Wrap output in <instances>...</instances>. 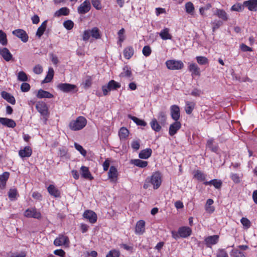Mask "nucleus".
Here are the masks:
<instances>
[{
	"mask_svg": "<svg viewBox=\"0 0 257 257\" xmlns=\"http://www.w3.org/2000/svg\"><path fill=\"white\" fill-rule=\"evenodd\" d=\"M161 176L159 172H157L152 174L150 177H148L144 184L143 187L147 189L149 186V183L153 185L154 189H158L161 184Z\"/></svg>",
	"mask_w": 257,
	"mask_h": 257,
	"instance_id": "f257e3e1",
	"label": "nucleus"
},
{
	"mask_svg": "<svg viewBox=\"0 0 257 257\" xmlns=\"http://www.w3.org/2000/svg\"><path fill=\"white\" fill-rule=\"evenodd\" d=\"M87 123V120L83 116H79L76 119L70 121L69 128L74 131H79L84 128Z\"/></svg>",
	"mask_w": 257,
	"mask_h": 257,
	"instance_id": "f03ea898",
	"label": "nucleus"
},
{
	"mask_svg": "<svg viewBox=\"0 0 257 257\" xmlns=\"http://www.w3.org/2000/svg\"><path fill=\"white\" fill-rule=\"evenodd\" d=\"M121 87L119 83L116 82L113 80H111L106 85L102 87V90L104 95H107L108 92L112 90H115Z\"/></svg>",
	"mask_w": 257,
	"mask_h": 257,
	"instance_id": "7ed1b4c3",
	"label": "nucleus"
},
{
	"mask_svg": "<svg viewBox=\"0 0 257 257\" xmlns=\"http://www.w3.org/2000/svg\"><path fill=\"white\" fill-rule=\"evenodd\" d=\"M166 67L169 70H180L184 67V64L181 60H169L165 62Z\"/></svg>",
	"mask_w": 257,
	"mask_h": 257,
	"instance_id": "20e7f679",
	"label": "nucleus"
},
{
	"mask_svg": "<svg viewBox=\"0 0 257 257\" xmlns=\"http://www.w3.org/2000/svg\"><path fill=\"white\" fill-rule=\"evenodd\" d=\"M24 216L29 218L40 219L42 217L41 213L36 208H30L24 212Z\"/></svg>",
	"mask_w": 257,
	"mask_h": 257,
	"instance_id": "39448f33",
	"label": "nucleus"
},
{
	"mask_svg": "<svg viewBox=\"0 0 257 257\" xmlns=\"http://www.w3.org/2000/svg\"><path fill=\"white\" fill-rule=\"evenodd\" d=\"M118 171L114 166H111L108 172V179L110 182L116 184L118 180Z\"/></svg>",
	"mask_w": 257,
	"mask_h": 257,
	"instance_id": "423d86ee",
	"label": "nucleus"
},
{
	"mask_svg": "<svg viewBox=\"0 0 257 257\" xmlns=\"http://www.w3.org/2000/svg\"><path fill=\"white\" fill-rule=\"evenodd\" d=\"M69 243L68 237L64 235H59L54 241V244L56 246H68Z\"/></svg>",
	"mask_w": 257,
	"mask_h": 257,
	"instance_id": "0eeeda50",
	"label": "nucleus"
},
{
	"mask_svg": "<svg viewBox=\"0 0 257 257\" xmlns=\"http://www.w3.org/2000/svg\"><path fill=\"white\" fill-rule=\"evenodd\" d=\"M57 88L61 91L65 93L73 91L76 88V86L69 83H60L57 86Z\"/></svg>",
	"mask_w": 257,
	"mask_h": 257,
	"instance_id": "6e6552de",
	"label": "nucleus"
},
{
	"mask_svg": "<svg viewBox=\"0 0 257 257\" xmlns=\"http://www.w3.org/2000/svg\"><path fill=\"white\" fill-rule=\"evenodd\" d=\"M36 108L37 110L42 115H46L49 113L48 107L47 104L42 101H38L36 104Z\"/></svg>",
	"mask_w": 257,
	"mask_h": 257,
	"instance_id": "1a4fd4ad",
	"label": "nucleus"
},
{
	"mask_svg": "<svg viewBox=\"0 0 257 257\" xmlns=\"http://www.w3.org/2000/svg\"><path fill=\"white\" fill-rule=\"evenodd\" d=\"M188 69L191 73L192 77L200 76L201 75L200 68L195 63H189L188 64Z\"/></svg>",
	"mask_w": 257,
	"mask_h": 257,
	"instance_id": "9d476101",
	"label": "nucleus"
},
{
	"mask_svg": "<svg viewBox=\"0 0 257 257\" xmlns=\"http://www.w3.org/2000/svg\"><path fill=\"white\" fill-rule=\"evenodd\" d=\"M91 9V5L89 0H85L77 9L79 14H84L88 12Z\"/></svg>",
	"mask_w": 257,
	"mask_h": 257,
	"instance_id": "9b49d317",
	"label": "nucleus"
},
{
	"mask_svg": "<svg viewBox=\"0 0 257 257\" xmlns=\"http://www.w3.org/2000/svg\"><path fill=\"white\" fill-rule=\"evenodd\" d=\"M219 238L218 235L208 236L204 239L205 244L208 247H211L212 245L216 244L218 242Z\"/></svg>",
	"mask_w": 257,
	"mask_h": 257,
	"instance_id": "f8f14e48",
	"label": "nucleus"
},
{
	"mask_svg": "<svg viewBox=\"0 0 257 257\" xmlns=\"http://www.w3.org/2000/svg\"><path fill=\"white\" fill-rule=\"evenodd\" d=\"M13 34L21 39L23 42H27L28 40V36L26 32L22 29H17L13 31Z\"/></svg>",
	"mask_w": 257,
	"mask_h": 257,
	"instance_id": "ddd939ff",
	"label": "nucleus"
},
{
	"mask_svg": "<svg viewBox=\"0 0 257 257\" xmlns=\"http://www.w3.org/2000/svg\"><path fill=\"white\" fill-rule=\"evenodd\" d=\"M181 124L178 120L175 121L173 123L170 124L169 128V134L171 136L175 135L177 132L180 129Z\"/></svg>",
	"mask_w": 257,
	"mask_h": 257,
	"instance_id": "4468645a",
	"label": "nucleus"
},
{
	"mask_svg": "<svg viewBox=\"0 0 257 257\" xmlns=\"http://www.w3.org/2000/svg\"><path fill=\"white\" fill-rule=\"evenodd\" d=\"M83 217L91 223H94L97 221V215L93 211L86 210L83 213Z\"/></svg>",
	"mask_w": 257,
	"mask_h": 257,
	"instance_id": "2eb2a0df",
	"label": "nucleus"
},
{
	"mask_svg": "<svg viewBox=\"0 0 257 257\" xmlns=\"http://www.w3.org/2000/svg\"><path fill=\"white\" fill-rule=\"evenodd\" d=\"M171 116L175 121L178 120L180 117V108L178 105H173L170 108Z\"/></svg>",
	"mask_w": 257,
	"mask_h": 257,
	"instance_id": "dca6fc26",
	"label": "nucleus"
},
{
	"mask_svg": "<svg viewBox=\"0 0 257 257\" xmlns=\"http://www.w3.org/2000/svg\"><path fill=\"white\" fill-rule=\"evenodd\" d=\"M180 237L186 238L189 236L192 233L191 229L188 226H182L178 228Z\"/></svg>",
	"mask_w": 257,
	"mask_h": 257,
	"instance_id": "f3484780",
	"label": "nucleus"
},
{
	"mask_svg": "<svg viewBox=\"0 0 257 257\" xmlns=\"http://www.w3.org/2000/svg\"><path fill=\"white\" fill-rule=\"evenodd\" d=\"M244 7L247 8L250 11H257V0H248L243 2Z\"/></svg>",
	"mask_w": 257,
	"mask_h": 257,
	"instance_id": "a211bd4d",
	"label": "nucleus"
},
{
	"mask_svg": "<svg viewBox=\"0 0 257 257\" xmlns=\"http://www.w3.org/2000/svg\"><path fill=\"white\" fill-rule=\"evenodd\" d=\"M145 230V222L143 220L138 221L136 225L135 233L137 234H142Z\"/></svg>",
	"mask_w": 257,
	"mask_h": 257,
	"instance_id": "6ab92c4d",
	"label": "nucleus"
},
{
	"mask_svg": "<svg viewBox=\"0 0 257 257\" xmlns=\"http://www.w3.org/2000/svg\"><path fill=\"white\" fill-rule=\"evenodd\" d=\"M0 123L4 126L11 128H14L16 125L14 120L7 117H0Z\"/></svg>",
	"mask_w": 257,
	"mask_h": 257,
	"instance_id": "aec40b11",
	"label": "nucleus"
},
{
	"mask_svg": "<svg viewBox=\"0 0 257 257\" xmlns=\"http://www.w3.org/2000/svg\"><path fill=\"white\" fill-rule=\"evenodd\" d=\"M0 55L7 62L10 61L13 58L12 54L7 48L0 49Z\"/></svg>",
	"mask_w": 257,
	"mask_h": 257,
	"instance_id": "412c9836",
	"label": "nucleus"
},
{
	"mask_svg": "<svg viewBox=\"0 0 257 257\" xmlns=\"http://www.w3.org/2000/svg\"><path fill=\"white\" fill-rule=\"evenodd\" d=\"M214 15L224 21H227L229 19L228 15L223 9H216Z\"/></svg>",
	"mask_w": 257,
	"mask_h": 257,
	"instance_id": "4be33fe9",
	"label": "nucleus"
},
{
	"mask_svg": "<svg viewBox=\"0 0 257 257\" xmlns=\"http://www.w3.org/2000/svg\"><path fill=\"white\" fill-rule=\"evenodd\" d=\"M10 177V173L5 172L0 175V188H5L6 186V183Z\"/></svg>",
	"mask_w": 257,
	"mask_h": 257,
	"instance_id": "5701e85b",
	"label": "nucleus"
},
{
	"mask_svg": "<svg viewBox=\"0 0 257 257\" xmlns=\"http://www.w3.org/2000/svg\"><path fill=\"white\" fill-rule=\"evenodd\" d=\"M47 190L51 196L56 198L60 196V191L54 185H50L47 188Z\"/></svg>",
	"mask_w": 257,
	"mask_h": 257,
	"instance_id": "b1692460",
	"label": "nucleus"
},
{
	"mask_svg": "<svg viewBox=\"0 0 257 257\" xmlns=\"http://www.w3.org/2000/svg\"><path fill=\"white\" fill-rule=\"evenodd\" d=\"M32 153V150L29 146L25 147L23 149L20 150L19 152V156L22 158L30 157Z\"/></svg>",
	"mask_w": 257,
	"mask_h": 257,
	"instance_id": "393cba45",
	"label": "nucleus"
},
{
	"mask_svg": "<svg viewBox=\"0 0 257 257\" xmlns=\"http://www.w3.org/2000/svg\"><path fill=\"white\" fill-rule=\"evenodd\" d=\"M37 97L39 98H52L54 97V95L49 92L41 89L38 90Z\"/></svg>",
	"mask_w": 257,
	"mask_h": 257,
	"instance_id": "a878e982",
	"label": "nucleus"
},
{
	"mask_svg": "<svg viewBox=\"0 0 257 257\" xmlns=\"http://www.w3.org/2000/svg\"><path fill=\"white\" fill-rule=\"evenodd\" d=\"M159 35L161 39L163 40H171L172 39V35L170 33V30L167 28L162 30Z\"/></svg>",
	"mask_w": 257,
	"mask_h": 257,
	"instance_id": "bb28decb",
	"label": "nucleus"
},
{
	"mask_svg": "<svg viewBox=\"0 0 257 257\" xmlns=\"http://www.w3.org/2000/svg\"><path fill=\"white\" fill-rule=\"evenodd\" d=\"M213 203L214 201L212 199H208L205 205V209L209 214L212 213L215 210L214 207L212 206Z\"/></svg>",
	"mask_w": 257,
	"mask_h": 257,
	"instance_id": "cd10ccee",
	"label": "nucleus"
},
{
	"mask_svg": "<svg viewBox=\"0 0 257 257\" xmlns=\"http://www.w3.org/2000/svg\"><path fill=\"white\" fill-rule=\"evenodd\" d=\"M152 151L150 148H147L142 150L139 153V157L142 159H147L152 155Z\"/></svg>",
	"mask_w": 257,
	"mask_h": 257,
	"instance_id": "c85d7f7f",
	"label": "nucleus"
},
{
	"mask_svg": "<svg viewBox=\"0 0 257 257\" xmlns=\"http://www.w3.org/2000/svg\"><path fill=\"white\" fill-rule=\"evenodd\" d=\"M2 97L6 100L8 102L12 104H15L16 103V100L15 97L12 96L11 94L6 92L3 91L1 93Z\"/></svg>",
	"mask_w": 257,
	"mask_h": 257,
	"instance_id": "c756f323",
	"label": "nucleus"
},
{
	"mask_svg": "<svg viewBox=\"0 0 257 257\" xmlns=\"http://www.w3.org/2000/svg\"><path fill=\"white\" fill-rule=\"evenodd\" d=\"M80 173L82 177L85 179H90V180L93 179L88 168L85 166H82L80 168Z\"/></svg>",
	"mask_w": 257,
	"mask_h": 257,
	"instance_id": "7c9ffc66",
	"label": "nucleus"
},
{
	"mask_svg": "<svg viewBox=\"0 0 257 257\" xmlns=\"http://www.w3.org/2000/svg\"><path fill=\"white\" fill-rule=\"evenodd\" d=\"M205 185H212L215 188L220 189L222 186V182L220 180L213 179L209 181L204 182Z\"/></svg>",
	"mask_w": 257,
	"mask_h": 257,
	"instance_id": "2f4dec72",
	"label": "nucleus"
},
{
	"mask_svg": "<svg viewBox=\"0 0 257 257\" xmlns=\"http://www.w3.org/2000/svg\"><path fill=\"white\" fill-rule=\"evenodd\" d=\"M195 106V103L193 101H186L185 102V109L187 114H190Z\"/></svg>",
	"mask_w": 257,
	"mask_h": 257,
	"instance_id": "473e14b6",
	"label": "nucleus"
},
{
	"mask_svg": "<svg viewBox=\"0 0 257 257\" xmlns=\"http://www.w3.org/2000/svg\"><path fill=\"white\" fill-rule=\"evenodd\" d=\"M69 13L70 11L69 9L66 7H63L57 11L54 14V16L59 17L61 16H68Z\"/></svg>",
	"mask_w": 257,
	"mask_h": 257,
	"instance_id": "72a5a7b5",
	"label": "nucleus"
},
{
	"mask_svg": "<svg viewBox=\"0 0 257 257\" xmlns=\"http://www.w3.org/2000/svg\"><path fill=\"white\" fill-rule=\"evenodd\" d=\"M129 135L128 130L124 127H121L118 132V136L121 140H125Z\"/></svg>",
	"mask_w": 257,
	"mask_h": 257,
	"instance_id": "f704fd0d",
	"label": "nucleus"
},
{
	"mask_svg": "<svg viewBox=\"0 0 257 257\" xmlns=\"http://www.w3.org/2000/svg\"><path fill=\"white\" fill-rule=\"evenodd\" d=\"M131 163L134 165L140 167L145 168L148 165V162L140 159H134L131 160Z\"/></svg>",
	"mask_w": 257,
	"mask_h": 257,
	"instance_id": "c9c22d12",
	"label": "nucleus"
},
{
	"mask_svg": "<svg viewBox=\"0 0 257 257\" xmlns=\"http://www.w3.org/2000/svg\"><path fill=\"white\" fill-rule=\"evenodd\" d=\"M134 54V50L132 46L127 47L123 50L124 57L127 59L131 58Z\"/></svg>",
	"mask_w": 257,
	"mask_h": 257,
	"instance_id": "e433bc0d",
	"label": "nucleus"
},
{
	"mask_svg": "<svg viewBox=\"0 0 257 257\" xmlns=\"http://www.w3.org/2000/svg\"><path fill=\"white\" fill-rule=\"evenodd\" d=\"M185 9L187 14L191 16L194 15L195 8L192 3L189 2L186 3L185 5Z\"/></svg>",
	"mask_w": 257,
	"mask_h": 257,
	"instance_id": "4c0bfd02",
	"label": "nucleus"
},
{
	"mask_svg": "<svg viewBox=\"0 0 257 257\" xmlns=\"http://www.w3.org/2000/svg\"><path fill=\"white\" fill-rule=\"evenodd\" d=\"M47 21H44L41 26L38 28L37 32L36 35L40 38L44 34L45 31L46 30L47 27Z\"/></svg>",
	"mask_w": 257,
	"mask_h": 257,
	"instance_id": "58836bf2",
	"label": "nucleus"
},
{
	"mask_svg": "<svg viewBox=\"0 0 257 257\" xmlns=\"http://www.w3.org/2000/svg\"><path fill=\"white\" fill-rule=\"evenodd\" d=\"M120 76L121 77H126L129 78L130 80H132V73L130 68L127 66L124 67L123 69V72L120 74Z\"/></svg>",
	"mask_w": 257,
	"mask_h": 257,
	"instance_id": "ea45409f",
	"label": "nucleus"
},
{
	"mask_svg": "<svg viewBox=\"0 0 257 257\" xmlns=\"http://www.w3.org/2000/svg\"><path fill=\"white\" fill-rule=\"evenodd\" d=\"M193 176L194 178L200 181H203L206 179V175L199 170L194 171Z\"/></svg>",
	"mask_w": 257,
	"mask_h": 257,
	"instance_id": "a19ab883",
	"label": "nucleus"
},
{
	"mask_svg": "<svg viewBox=\"0 0 257 257\" xmlns=\"http://www.w3.org/2000/svg\"><path fill=\"white\" fill-rule=\"evenodd\" d=\"M214 140L212 139H209L207 141L206 147L211 150L213 152L216 153L218 151V146L214 145Z\"/></svg>",
	"mask_w": 257,
	"mask_h": 257,
	"instance_id": "79ce46f5",
	"label": "nucleus"
},
{
	"mask_svg": "<svg viewBox=\"0 0 257 257\" xmlns=\"http://www.w3.org/2000/svg\"><path fill=\"white\" fill-rule=\"evenodd\" d=\"M230 178L234 183L237 184L240 183L242 178V175L231 173L230 174Z\"/></svg>",
	"mask_w": 257,
	"mask_h": 257,
	"instance_id": "37998d69",
	"label": "nucleus"
},
{
	"mask_svg": "<svg viewBox=\"0 0 257 257\" xmlns=\"http://www.w3.org/2000/svg\"><path fill=\"white\" fill-rule=\"evenodd\" d=\"M54 73L53 69L52 68H49L47 74L43 82L44 83H48L50 82L53 78Z\"/></svg>",
	"mask_w": 257,
	"mask_h": 257,
	"instance_id": "c03bdc74",
	"label": "nucleus"
},
{
	"mask_svg": "<svg viewBox=\"0 0 257 257\" xmlns=\"http://www.w3.org/2000/svg\"><path fill=\"white\" fill-rule=\"evenodd\" d=\"M150 125L152 128L156 132H158L161 130V126L156 118H154L150 122Z\"/></svg>",
	"mask_w": 257,
	"mask_h": 257,
	"instance_id": "a18cd8bd",
	"label": "nucleus"
},
{
	"mask_svg": "<svg viewBox=\"0 0 257 257\" xmlns=\"http://www.w3.org/2000/svg\"><path fill=\"white\" fill-rule=\"evenodd\" d=\"M91 36L95 39L100 38V34L99 29L96 27L93 28L90 30Z\"/></svg>",
	"mask_w": 257,
	"mask_h": 257,
	"instance_id": "49530a36",
	"label": "nucleus"
},
{
	"mask_svg": "<svg viewBox=\"0 0 257 257\" xmlns=\"http://www.w3.org/2000/svg\"><path fill=\"white\" fill-rule=\"evenodd\" d=\"M196 60L197 63L201 65L208 64L209 63L208 59L204 56H197L196 57Z\"/></svg>",
	"mask_w": 257,
	"mask_h": 257,
	"instance_id": "de8ad7c7",
	"label": "nucleus"
},
{
	"mask_svg": "<svg viewBox=\"0 0 257 257\" xmlns=\"http://www.w3.org/2000/svg\"><path fill=\"white\" fill-rule=\"evenodd\" d=\"M129 117L138 125L145 126L147 125V123L144 120L140 119L136 116H130Z\"/></svg>",
	"mask_w": 257,
	"mask_h": 257,
	"instance_id": "09e8293b",
	"label": "nucleus"
},
{
	"mask_svg": "<svg viewBox=\"0 0 257 257\" xmlns=\"http://www.w3.org/2000/svg\"><path fill=\"white\" fill-rule=\"evenodd\" d=\"M17 79L20 81L26 82L28 80V76L24 71H20L17 75Z\"/></svg>",
	"mask_w": 257,
	"mask_h": 257,
	"instance_id": "8fccbe9b",
	"label": "nucleus"
},
{
	"mask_svg": "<svg viewBox=\"0 0 257 257\" xmlns=\"http://www.w3.org/2000/svg\"><path fill=\"white\" fill-rule=\"evenodd\" d=\"M211 24L212 25V31L213 32H215L217 29H218L222 25L223 23L220 20H214L211 22Z\"/></svg>",
	"mask_w": 257,
	"mask_h": 257,
	"instance_id": "3c124183",
	"label": "nucleus"
},
{
	"mask_svg": "<svg viewBox=\"0 0 257 257\" xmlns=\"http://www.w3.org/2000/svg\"><path fill=\"white\" fill-rule=\"evenodd\" d=\"M158 120L161 124L164 125L166 121V114L165 112L161 111L158 114Z\"/></svg>",
	"mask_w": 257,
	"mask_h": 257,
	"instance_id": "603ef678",
	"label": "nucleus"
},
{
	"mask_svg": "<svg viewBox=\"0 0 257 257\" xmlns=\"http://www.w3.org/2000/svg\"><path fill=\"white\" fill-rule=\"evenodd\" d=\"M124 29L123 28L121 29L118 32V44H119L120 46L121 45V43L124 40L125 37L124 36Z\"/></svg>",
	"mask_w": 257,
	"mask_h": 257,
	"instance_id": "864d4df0",
	"label": "nucleus"
},
{
	"mask_svg": "<svg viewBox=\"0 0 257 257\" xmlns=\"http://www.w3.org/2000/svg\"><path fill=\"white\" fill-rule=\"evenodd\" d=\"M0 43L3 45L7 44V35L2 30H0Z\"/></svg>",
	"mask_w": 257,
	"mask_h": 257,
	"instance_id": "5fc2aeb1",
	"label": "nucleus"
},
{
	"mask_svg": "<svg viewBox=\"0 0 257 257\" xmlns=\"http://www.w3.org/2000/svg\"><path fill=\"white\" fill-rule=\"evenodd\" d=\"M63 26L68 30H71L74 27V23L71 20H67L64 22Z\"/></svg>",
	"mask_w": 257,
	"mask_h": 257,
	"instance_id": "6e6d98bb",
	"label": "nucleus"
},
{
	"mask_svg": "<svg viewBox=\"0 0 257 257\" xmlns=\"http://www.w3.org/2000/svg\"><path fill=\"white\" fill-rule=\"evenodd\" d=\"M243 5H242L240 4H236L231 7L230 10L232 11L241 12L243 10Z\"/></svg>",
	"mask_w": 257,
	"mask_h": 257,
	"instance_id": "4d7b16f0",
	"label": "nucleus"
},
{
	"mask_svg": "<svg viewBox=\"0 0 257 257\" xmlns=\"http://www.w3.org/2000/svg\"><path fill=\"white\" fill-rule=\"evenodd\" d=\"M75 148L80 152V153L83 156H85L86 155V151L85 150L83 147L79 144L75 143H74Z\"/></svg>",
	"mask_w": 257,
	"mask_h": 257,
	"instance_id": "13d9d810",
	"label": "nucleus"
},
{
	"mask_svg": "<svg viewBox=\"0 0 257 257\" xmlns=\"http://www.w3.org/2000/svg\"><path fill=\"white\" fill-rule=\"evenodd\" d=\"M240 222L246 229L249 228L250 226V221L247 218L242 217L240 220Z\"/></svg>",
	"mask_w": 257,
	"mask_h": 257,
	"instance_id": "bf43d9fd",
	"label": "nucleus"
},
{
	"mask_svg": "<svg viewBox=\"0 0 257 257\" xmlns=\"http://www.w3.org/2000/svg\"><path fill=\"white\" fill-rule=\"evenodd\" d=\"M142 52L146 57L149 56L152 52V50L149 46H145L143 49Z\"/></svg>",
	"mask_w": 257,
	"mask_h": 257,
	"instance_id": "052dcab7",
	"label": "nucleus"
},
{
	"mask_svg": "<svg viewBox=\"0 0 257 257\" xmlns=\"http://www.w3.org/2000/svg\"><path fill=\"white\" fill-rule=\"evenodd\" d=\"M211 8V5L210 4H206L204 7L200 8L199 13L202 16L205 15V12L209 10Z\"/></svg>",
	"mask_w": 257,
	"mask_h": 257,
	"instance_id": "680f3d73",
	"label": "nucleus"
},
{
	"mask_svg": "<svg viewBox=\"0 0 257 257\" xmlns=\"http://www.w3.org/2000/svg\"><path fill=\"white\" fill-rule=\"evenodd\" d=\"M132 148L135 150H138L140 147V140H133L131 143Z\"/></svg>",
	"mask_w": 257,
	"mask_h": 257,
	"instance_id": "e2e57ef3",
	"label": "nucleus"
},
{
	"mask_svg": "<svg viewBox=\"0 0 257 257\" xmlns=\"http://www.w3.org/2000/svg\"><path fill=\"white\" fill-rule=\"evenodd\" d=\"M17 194V190L16 189H11L9 192V197L12 200L15 199Z\"/></svg>",
	"mask_w": 257,
	"mask_h": 257,
	"instance_id": "0e129e2a",
	"label": "nucleus"
},
{
	"mask_svg": "<svg viewBox=\"0 0 257 257\" xmlns=\"http://www.w3.org/2000/svg\"><path fill=\"white\" fill-rule=\"evenodd\" d=\"M119 251L117 250L113 249L110 250L106 255V257H119Z\"/></svg>",
	"mask_w": 257,
	"mask_h": 257,
	"instance_id": "69168bd1",
	"label": "nucleus"
},
{
	"mask_svg": "<svg viewBox=\"0 0 257 257\" xmlns=\"http://www.w3.org/2000/svg\"><path fill=\"white\" fill-rule=\"evenodd\" d=\"M91 3L93 7L96 10H99L101 9V5L99 0H92Z\"/></svg>",
	"mask_w": 257,
	"mask_h": 257,
	"instance_id": "338daca9",
	"label": "nucleus"
},
{
	"mask_svg": "<svg viewBox=\"0 0 257 257\" xmlns=\"http://www.w3.org/2000/svg\"><path fill=\"white\" fill-rule=\"evenodd\" d=\"M21 89L23 92H28L30 89V85L28 83L24 82L21 85Z\"/></svg>",
	"mask_w": 257,
	"mask_h": 257,
	"instance_id": "774afa93",
	"label": "nucleus"
}]
</instances>
